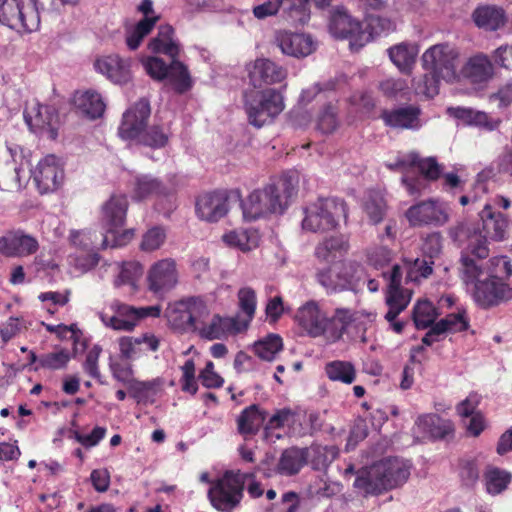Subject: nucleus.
Wrapping results in <instances>:
<instances>
[{
    "label": "nucleus",
    "mask_w": 512,
    "mask_h": 512,
    "mask_svg": "<svg viewBox=\"0 0 512 512\" xmlns=\"http://www.w3.org/2000/svg\"><path fill=\"white\" fill-rule=\"evenodd\" d=\"M363 208L370 222L372 224H378L386 215L387 203L382 194L377 191H370Z\"/></svg>",
    "instance_id": "46"
},
{
    "label": "nucleus",
    "mask_w": 512,
    "mask_h": 512,
    "mask_svg": "<svg viewBox=\"0 0 512 512\" xmlns=\"http://www.w3.org/2000/svg\"><path fill=\"white\" fill-rule=\"evenodd\" d=\"M385 302L388 306V311L384 318L386 321H390L397 318L407 308L410 298L405 295L403 289H387Z\"/></svg>",
    "instance_id": "48"
},
{
    "label": "nucleus",
    "mask_w": 512,
    "mask_h": 512,
    "mask_svg": "<svg viewBox=\"0 0 512 512\" xmlns=\"http://www.w3.org/2000/svg\"><path fill=\"white\" fill-rule=\"evenodd\" d=\"M296 413L290 408H282L275 411L269 418L267 417L264 425V438L269 439L272 432L277 429L290 427L295 424Z\"/></svg>",
    "instance_id": "47"
},
{
    "label": "nucleus",
    "mask_w": 512,
    "mask_h": 512,
    "mask_svg": "<svg viewBox=\"0 0 512 512\" xmlns=\"http://www.w3.org/2000/svg\"><path fill=\"white\" fill-rule=\"evenodd\" d=\"M472 19L477 27L486 31H496L506 23L505 11L491 5L477 7L472 13Z\"/></svg>",
    "instance_id": "31"
},
{
    "label": "nucleus",
    "mask_w": 512,
    "mask_h": 512,
    "mask_svg": "<svg viewBox=\"0 0 512 512\" xmlns=\"http://www.w3.org/2000/svg\"><path fill=\"white\" fill-rule=\"evenodd\" d=\"M276 40L281 51L296 58L306 57L316 49V43L310 35L280 31Z\"/></svg>",
    "instance_id": "22"
},
{
    "label": "nucleus",
    "mask_w": 512,
    "mask_h": 512,
    "mask_svg": "<svg viewBox=\"0 0 512 512\" xmlns=\"http://www.w3.org/2000/svg\"><path fill=\"white\" fill-rule=\"evenodd\" d=\"M137 139H139L140 143L146 146L162 148L167 144L169 135L162 126L152 125L148 129L144 130Z\"/></svg>",
    "instance_id": "54"
},
{
    "label": "nucleus",
    "mask_w": 512,
    "mask_h": 512,
    "mask_svg": "<svg viewBox=\"0 0 512 512\" xmlns=\"http://www.w3.org/2000/svg\"><path fill=\"white\" fill-rule=\"evenodd\" d=\"M189 302L186 299L169 304L166 309V317L169 324L181 331H186L192 328L191 314L188 311Z\"/></svg>",
    "instance_id": "42"
},
{
    "label": "nucleus",
    "mask_w": 512,
    "mask_h": 512,
    "mask_svg": "<svg viewBox=\"0 0 512 512\" xmlns=\"http://www.w3.org/2000/svg\"><path fill=\"white\" fill-rule=\"evenodd\" d=\"M379 89L389 99H407L409 87L407 81L401 78H388L380 82Z\"/></svg>",
    "instance_id": "51"
},
{
    "label": "nucleus",
    "mask_w": 512,
    "mask_h": 512,
    "mask_svg": "<svg viewBox=\"0 0 512 512\" xmlns=\"http://www.w3.org/2000/svg\"><path fill=\"white\" fill-rule=\"evenodd\" d=\"M297 191V176L285 172L271 179L262 189L251 192L246 200L240 201L243 217L246 220H256L271 214H283Z\"/></svg>",
    "instance_id": "1"
},
{
    "label": "nucleus",
    "mask_w": 512,
    "mask_h": 512,
    "mask_svg": "<svg viewBox=\"0 0 512 512\" xmlns=\"http://www.w3.org/2000/svg\"><path fill=\"white\" fill-rule=\"evenodd\" d=\"M417 425L420 431L432 440H447L454 437V424L437 414H426L418 417Z\"/></svg>",
    "instance_id": "25"
},
{
    "label": "nucleus",
    "mask_w": 512,
    "mask_h": 512,
    "mask_svg": "<svg viewBox=\"0 0 512 512\" xmlns=\"http://www.w3.org/2000/svg\"><path fill=\"white\" fill-rule=\"evenodd\" d=\"M29 179V174L22 167L16 166L14 162L0 166V189H20L23 182Z\"/></svg>",
    "instance_id": "43"
},
{
    "label": "nucleus",
    "mask_w": 512,
    "mask_h": 512,
    "mask_svg": "<svg viewBox=\"0 0 512 512\" xmlns=\"http://www.w3.org/2000/svg\"><path fill=\"white\" fill-rule=\"evenodd\" d=\"M356 319V311L343 307L336 308L333 315L328 317L314 300L299 307L295 316L296 322L308 336L322 337L329 344L341 340Z\"/></svg>",
    "instance_id": "2"
},
{
    "label": "nucleus",
    "mask_w": 512,
    "mask_h": 512,
    "mask_svg": "<svg viewBox=\"0 0 512 512\" xmlns=\"http://www.w3.org/2000/svg\"><path fill=\"white\" fill-rule=\"evenodd\" d=\"M464 78L473 84H481L494 75V67L490 58L484 53L471 56L461 69Z\"/></svg>",
    "instance_id": "26"
},
{
    "label": "nucleus",
    "mask_w": 512,
    "mask_h": 512,
    "mask_svg": "<svg viewBox=\"0 0 512 512\" xmlns=\"http://www.w3.org/2000/svg\"><path fill=\"white\" fill-rule=\"evenodd\" d=\"M308 0H284L283 17L292 26L305 25L310 19Z\"/></svg>",
    "instance_id": "41"
},
{
    "label": "nucleus",
    "mask_w": 512,
    "mask_h": 512,
    "mask_svg": "<svg viewBox=\"0 0 512 512\" xmlns=\"http://www.w3.org/2000/svg\"><path fill=\"white\" fill-rule=\"evenodd\" d=\"M149 290L158 296H163L178 283L176 262L171 258L159 260L153 264L147 275Z\"/></svg>",
    "instance_id": "17"
},
{
    "label": "nucleus",
    "mask_w": 512,
    "mask_h": 512,
    "mask_svg": "<svg viewBox=\"0 0 512 512\" xmlns=\"http://www.w3.org/2000/svg\"><path fill=\"white\" fill-rule=\"evenodd\" d=\"M448 114L469 126H477L487 131L496 130L500 123V119L491 118L486 112L474 110L466 107H450Z\"/></svg>",
    "instance_id": "29"
},
{
    "label": "nucleus",
    "mask_w": 512,
    "mask_h": 512,
    "mask_svg": "<svg viewBox=\"0 0 512 512\" xmlns=\"http://www.w3.org/2000/svg\"><path fill=\"white\" fill-rule=\"evenodd\" d=\"M479 216L484 232V235L478 234L479 236L485 238L486 241L487 238L495 241H501L505 238L509 227V220L505 214L496 211L490 204H486Z\"/></svg>",
    "instance_id": "24"
},
{
    "label": "nucleus",
    "mask_w": 512,
    "mask_h": 512,
    "mask_svg": "<svg viewBox=\"0 0 512 512\" xmlns=\"http://www.w3.org/2000/svg\"><path fill=\"white\" fill-rule=\"evenodd\" d=\"M165 232L162 228L154 227L148 230L142 239L141 248L144 251H154L161 247L165 240Z\"/></svg>",
    "instance_id": "63"
},
{
    "label": "nucleus",
    "mask_w": 512,
    "mask_h": 512,
    "mask_svg": "<svg viewBox=\"0 0 512 512\" xmlns=\"http://www.w3.org/2000/svg\"><path fill=\"white\" fill-rule=\"evenodd\" d=\"M409 475V467L404 461L390 457L359 470L353 485L365 496H376L404 484Z\"/></svg>",
    "instance_id": "3"
},
{
    "label": "nucleus",
    "mask_w": 512,
    "mask_h": 512,
    "mask_svg": "<svg viewBox=\"0 0 512 512\" xmlns=\"http://www.w3.org/2000/svg\"><path fill=\"white\" fill-rule=\"evenodd\" d=\"M244 107L249 123L261 128L284 110L283 96L272 88L252 90L244 94Z\"/></svg>",
    "instance_id": "5"
},
{
    "label": "nucleus",
    "mask_w": 512,
    "mask_h": 512,
    "mask_svg": "<svg viewBox=\"0 0 512 512\" xmlns=\"http://www.w3.org/2000/svg\"><path fill=\"white\" fill-rule=\"evenodd\" d=\"M348 248V241L343 236H332L316 246L315 256L320 261L333 262L338 255L346 253Z\"/></svg>",
    "instance_id": "38"
},
{
    "label": "nucleus",
    "mask_w": 512,
    "mask_h": 512,
    "mask_svg": "<svg viewBox=\"0 0 512 512\" xmlns=\"http://www.w3.org/2000/svg\"><path fill=\"white\" fill-rule=\"evenodd\" d=\"M142 274V266L136 262H127L121 266L120 272L114 281L116 287L128 286L130 292L137 288V282Z\"/></svg>",
    "instance_id": "50"
},
{
    "label": "nucleus",
    "mask_w": 512,
    "mask_h": 512,
    "mask_svg": "<svg viewBox=\"0 0 512 512\" xmlns=\"http://www.w3.org/2000/svg\"><path fill=\"white\" fill-rule=\"evenodd\" d=\"M75 106L80 112L91 119L101 117L105 104L99 93L95 91L78 92L74 96Z\"/></svg>",
    "instance_id": "35"
},
{
    "label": "nucleus",
    "mask_w": 512,
    "mask_h": 512,
    "mask_svg": "<svg viewBox=\"0 0 512 512\" xmlns=\"http://www.w3.org/2000/svg\"><path fill=\"white\" fill-rule=\"evenodd\" d=\"M198 217L207 222H217L224 216V195L221 192L207 193L196 201Z\"/></svg>",
    "instance_id": "30"
},
{
    "label": "nucleus",
    "mask_w": 512,
    "mask_h": 512,
    "mask_svg": "<svg viewBox=\"0 0 512 512\" xmlns=\"http://www.w3.org/2000/svg\"><path fill=\"white\" fill-rule=\"evenodd\" d=\"M150 114L149 101L141 98L123 114L119 126L120 137L125 140L137 139L146 128Z\"/></svg>",
    "instance_id": "19"
},
{
    "label": "nucleus",
    "mask_w": 512,
    "mask_h": 512,
    "mask_svg": "<svg viewBox=\"0 0 512 512\" xmlns=\"http://www.w3.org/2000/svg\"><path fill=\"white\" fill-rule=\"evenodd\" d=\"M302 228L311 232L335 229L339 220L347 219L348 209L344 200L334 197L319 198L304 209Z\"/></svg>",
    "instance_id": "4"
},
{
    "label": "nucleus",
    "mask_w": 512,
    "mask_h": 512,
    "mask_svg": "<svg viewBox=\"0 0 512 512\" xmlns=\"http://www.w3.org/2000/svg\"><path fill=\"white\" fill-rule=\"evenodd\" d=\"M143 65L151 78L158 81L167 79L178 93H184L192 87V80L187 67L176 58H172L171 63L167 65L159 57H148Z\"/></svg>",
    "instance_id": "9"
},
{
    "label": "nucleus",
    "mask_w": 512,
    "mask_h": 512,
    "mask_svg": "<svg viewBox=\"0 0 512 512\" xmlns=\"http://www.w3.org/2000/svg\"><path fill=\"white\" fill-rule=\"evenodd\" d=\"M415 162L414 167L418 168L424 179L436 181L441 177L443 167L437 162L435 157L420 158L416 153Z\"/></svg>",
    "instance_id": "56"
},
{
    "label": "nucleus",
    "mask_w": 512,
    "mask_h": 512,
    "mask_svg": "<svg viewBox=\"0 0 512 512\" xmlns=\"http://www.w3.org/2000/svg\"><path fill=\"white\" fill-rule=\"evenodd\" d=\"M252 320L239 312L235 316L226 317V334L238 335L245 333L249 329Z\"/></svg>",
    "instance_id": "64"
},
{
    "label": "nucleus",
    "mask_w": 512,
    "mask_h": 512,
    "mask_svg": "<svg viewBox=\"0 0 512 512\" xmlns=\"http://www.w3.org/2000/svg\"><path fill=\"white\" fill-rule=\"evenodd\" d=\"M329 31L335 38L349 39L353 50H359L369 42V35L362 29L361 23L339 8L331 15Z\"/></svg>",
    "instance_id": "15"
},
{
    "label": "nucleus",
    "mask_w": 512,
    "mask_h": 512,
    "mask_svg": "<svg viewBox=\"0 0 512 512\" xmlns=\"http://www.w3.org/2000/svg\"><path fill=\"white\" fill-rule=\"evenodd\" d=\"M387 51L390 60L401 72L411 71L418 54L416 45L403 42L390 47Z\"/></svg>",
    "instance_id": "34"
},
{
    "label": "nucleus",
    "mask_w": 512,
    "mask_h": 512,
    "mask_svg": "<svg viewBox=\"0 0 512 512\" xmlns=\"http://www.w3.org/2000/svg\"><path fill=\"white\" fill-rule=\"evenodd\" d=\"M239 313L254 319L257 308V296L251 287H242L237 293Z\"/></svg>",
    "instance_id": "55"
},
{
    "label": "nucleus",
    "mask_w": 512,
    "mask_h": 512,
    "mask_svg": "<svg viewBox=\"0 0 512 512\" xmlns=\"http://www.w3.org/2000/svg\"><path fill=\"white\" fill-rule=\"evenodd\" d=\"M316 280L327 294L348 290L351 284L350 277L343 272L341 264H334L318 270Z\"/></svg>",
    "instance_id": "28"
},
{
    "label": "nucleus",
    "mask_w": 512,
    "mask_h": 512,
    "mask_svg": "<svg viewBox=\"0 0 512 512\" xmlns=\"http://www.w3.org/2000/svg\"><path fill=\"white\" fill-rule=\"evenodd\" d=\"M405 217L412 227H440L449 221V207L436 199L423 200L410 206Z\"/></svg>",
    "instance_id": "13"
},
{
    "label": "nucleus",
    "mask_w": 512,
    "mask_h": 512,
    "mask_svg": "<svg viewBox=\"0 0 512 512\" xmlns=\"http://www.w3.org/2000/svg\"><path fill=\"white\" fill-rule=\"evenodd\" d=\"M339 126L338 107L336 103L328 102L319 110L316 118V128L323 134H331Z\"/></svg>",
    "instance_id": "45"
},
{
    "label": "nucleus",
    "mask_w": 512,
    "mask_h": 512,
    "mask_svg": "<svg viewBox=\"0 0 512 512\" xmlns=\"http://www.w3.org/2000/svg\"><path fill=\"white\" fill-rule=\"evenodd\" d=\"M94 67L115 84H125L131 79L130 60L118 55H107L98 58Z\"/></svg>",
    "instance_id": "23"
},
{
    "label": "nucleus",
    "mask_w": 512,
    "mask_h": 512,
    "mask_svg": "<svg viewBox=\"0 0 512 512\" xmlns=\"http://www.w3.org/2000/svg\"><path fill=\"white\" fill-rule=\"evenodd\" d=\"M153 19H141L134 27L126 32V44L130 50H136L144 37L153 29Z\"/></svg>",
    "instance_id": "52"
},
{
    "label": "nucleus",
    "mask_w": 512,
    "mask_h": 512,
    "mask_svg": "<svg viewBox=\"0 0 512 512\" xmlns=\"http://www.w3.org/2000/svg\"><path fill=\"white\" fill-rule=\"evenodd\" d=\"M24 119L33 132L46 134L52 140L57 138L59 115L54 107L32 101L24 110Z\"/></svg>",
    "instance_id": "16"
},
{
    "label": "nucleus",
    "mask_w": 512,
    "mask_h": 512,
    "mask_svg": "<svg viewBox=\"0 0 512 512\" xmlns=\"http://www.w3.org/2000/svg\"><path fill=\"white\" fill-rule=\"evenodd\" d=\"M421 109L417 105L400 106L384 109L380 114L383 123L399 130H415L421 126Z\"/></svg>",
    "instance_id": "20"
},
{
    "label": "nucleus",
    "mask_w": 512,
    "mask_h": 512,
    "mask_svg": "<svg viewBox=\"0 0 512 512\" xmlns=\"http://www.w3.org/2000/svg\"><path fill=\"white\" fill-rule=\"evenodd\" d=\"M110 309L113 315L109 316L104 312L99 314L101 321L107 327L119 331H131L140 319L146 317H159L161 307L159 305L135 308L133 306L114 300Z\"/></svg>",
    "instance_id": "7"
},
{
    "label": "nucleus",
    "mask_w": 512,
    "mask_h": 512,
    "mask_svg": "<svg viewBox=\"0 0 512 512\" xmlns=\"http://www.w3.org/2000/svg\"><path fill=\"white\" fill-rule=\"evenodd\" d=\"M127 209L128 200L124 194L112 195L102 206V224L106 230L101 243L102 248L121 245L116 234L124 226Z\"/></svg>",
    "instance_id": "11"
},
{
    "label": "nucleus",
    "mask_w": 512,
    "mask_h": 512,
    "mask_svg": "<svg viewBox=\"0 0 512 512\" xmlns=\"http://www.w3.org/2000/svg\"><path fill=\"white\" fill-rule=\"evenodd\" d=\"M268 412L258 405L246 407L238 417V430L241 434L255 435L261 427L264 428Z\"/></svg>",
    "instance_id": "32"
},
{
    "label": "nucleus",
    "mask_w": 512,
    "mask_h": 512,
    "mask_svg": "<svg viewBox=\"0 0 512 512\" xmlns=\"http://www.w3.org/2000/svg\"><path fill=\"white\" fill-rule=\"evenodd\" d=\"M481 400L482 396L477 392L469 393V395L456 406L457 414L462 418H468L469 416L478 413L479 411H477V408L480 405Z\"/></svg>",
    "instance_id": "62"
},
{
    "label": "nucleus",
    "mask_w": 512,
    "mask_h": 512,
    "mask_svg": "<svg viewBox=\"0 0 512 512\" xmlns=\"http://www.w3.org/2000/svg\"><path fill=\"white\" fill-rule=\"evenodd\" d=\"M13 232V244L15 247V256H25L33 254L38 249L37 240L27 234H24L22 231H12Z\"/></svg>",
    "instance_id": "57"
},
{
    "label": "nucleus",
    "mask_w": 512,
    "mask_h": 512,
    "mask_svg": "<svg viewBox=\"0 0 512 512\" xmlns=\"http://www.w3.org/2000/svg\"><path fill=\"white\" fill-rule=\"evenodd\" d=\"M458 50L448 44L440 43L428 48L422 55L423 66L431 70L437 79L453 82L457 78L456 67Z\"/></svg>",
    "instance_id": "8"
},
{
    "label": "nucleus",
    "mask_w": 512,
    "mask_h": 512,
    "mask_svg": "<svg viewBox=\"0 0 512 512\" xmlns=\"http://www.w3.org/2000/svg\"><path fill=\"white\" fill-rule=\"evenodd\" d=\"M472 299L482 309H491L512 300V286L502 277L489 275L475 281Z\"/></svg>",
    "instance_id": "10"
},
{
    "label": "nucleus",
    "mask_w": 512,
    "mask_h": 512,
    "mask_svg": "<svg viewBox=\"0 0 512 512\" xmlns=\"http://www.w3.org/2000/svg\"><path fill=\"white\" fill-rule=\"evenodd\" d=\"M326 376L334 382L352 384L356 380V368L350 361L333 360L325 364Z\"/></svg>",
    "instance_id": "40"
},
{
    "label": "nucleus",
    "mask_w": 512,
    "mask_h": 512,
    "mask_svg": "<svg viewBox=\"0 0 512 512\" xmlns=\"http://www.w3.org/2000/svg\"><path fill=\"white\" fill-rule=\"evenodd\" d=\"M483 480L487 493L498 495L508 488L512 481V473L494 465H487Z\"/></svg>",
    "instance_id": "37"
},
{
    "label": "nucleus",
    "mask_w": 512,
    "mask_h": 512,
    "mask_svg": "<svg viewBox=\"0 0 512 512\" xmlns=\"http://www.w3.org/2000/svg\"><path fill=\"white\" fill-rule=\"evenodd\" d=\"M246 484L247 493L251 498H259L263 495L264 489L261 483L255 480L254 473L226 470V512H231L240 504Z\"/></svg>",
    "instance_id": "14"
},
{
    "label": "nucleus",
    "mask_w": 512,
    "mask_h": 512,
    "mask_svg": "<svg viewBox=\"0 0 512 512\" xmlns=\"http://www.w3.org/2000/svg\"><path fill=\"white\" fill-rule=\"evenodd\" d=\"M167 187L157 178L151 175H139L135 178L133 198L143 200L150 197L166 196Z\"/></svg>",
    "instance_id": "33"
},
{
    "label": "nucleus",
    "mask_w": 512,
    "mask_h": 512,
    "mask_svg": "<svg viewBox=\"0 0 512 512\" xmlns=\"http://www.w3.org/2000/svg\"><path fill=\"white\" fill-rule=\"evenodd\" d=\"M174 30L170 25H161L156 37L149 42V49L154 53H163L171 58L179 54V45L173 39Z\"/></svg>",
    "instance_id": "36"
},
{
    "label": "nucleus",
    "mask_w": 512,
    "mask_h": 512,
    "mask_svg": "<svg viewBox=\"0 0 512 512\" xmlns=\"http://www.w3.org/2000/svg\"><path fill=\"white\" fill-rule=\"evenodd\" d=\"M286 77V69L267 58L256 59L249 71L250 82L255 88L280 83Z\"/></svg>",
    "instance_id": "21"
},
{
    "label": "nucleus",
    "mask_w": 512,
    "mask_h": 512,
    "mask_svg": "<svg viewBox=\"0 0 512 512\" xmlns=\"http://www.w3.org/2000/svg\"><path fill=\"white\" fill-rule=\"evenodd\" d=\"M442 250V237L440 233L433 232L428 234L422 241L421 252L422 256L434 261Z\"/></svg>",
    "instance_id": "59"
},
{
    "label": "nucleus",
    "mask_w": 512,
    "mask_h": 512,
    "mask_svg": "<svg viewBox=\"0 0 512 512\" xmlns=\"http://www.w3.org/2000/svg\"><path fill=\"white\" fill-rule=\"evenodd\" d=\"M0 23L19 32H33L40 26L37 0H4L0 3Z\"/></svg>",
    "instance_id": "6"
},
{
    "label": "nucleus",
    "mask_w": 512,
    "mask_h": 512,
    "mask_svg": "<svg viewBox=\"0 0 512 512\" xmlns=\"http://www.w3.org/2000/svg\"><path fill=\"white\" fill-rule=\"evenodd\" d=\"M260 234L256 229H238L226 233V244L242 252H249L259 246Z\"/></svg>",
    "instance_id": "39"
},
{
    "label": "nucleus",
    "mask_w": 512,
    "mask_h": 512,
    "mask_svg": "<svg viewBox=\"0 0 512 512\" xmlns=\"http://www.w3.org/2000/svg\"><path fill=\"white\" fill-rule=\"evenodd\" d=\"M433 266L434 261L429 258H416L410 267L407 277L413 281H418L419 278H427L432 274Z\"/></svg>",
    "instance_id": "60"
},
{
    "label": "nucleus",
    "mask_w": 512,
    "mask_h": 512,
    "mask_svg": "<svg viewBox=\"0 0 512 512\" xmlns=\"http://www.w3.org/2000/svg\"><path fill=\"white\" fill-rule=\"evenodd\" d=\"M459 476L466 487H474L479 480V469L475 461L465 460L461 462Z\"/></svg>",
    "instance_id": "61"
},
{
    "label": "nucleus",
    "mask_w": 512,
    "mask_h": 512,
    "mask_svg": "<svg viewBox=\"0 0 512 512\" xmlns=\"http://www.w3.org/2000/svg\"><path fill=\"white\" fill-rule=\"evenodd\" d=\"M309 457L308 448L292 446L282 451L275 471L283 476H293L307 464Z\"/></svg>",
    "instance_id": "27"
},
{
    "label": "nucleus",
    "mask_w": 512,
    "mask_h": 512,
    "mask_svg": "<svg viewBox=\"0 0 512 512\" xmlns=\"http://www.w3.org/2000/svg\"><path fill=\"white\" fill-rule=\"evenodd\" d=\"M27 173L32 174L41 193L56 190L64 178L63 165L54 155L45 156L33 171L29 170Z\"/></svg>",
    "instance_id": "18"
},
{
    "label": "nucleus",
    "mask_w": 512,
    "mask_h": 512,
    "mask_svg": "<svg viewBox=\"0 0 512 512\" xmlns=\"http://www.w3.org/2000/svg\"><path fill=\"white\" fill-rule=\"evenodd\" d=\"M489 256V248L485 238L479 235H472L469 238L468 245L462 250L459 259V272L462 280L466 284H475L480 280L483 273L481 261Z\"/></svg>",
    "instance_id": "12"
},
{
    "label": "nucleus",
    "mask_w": 512,
    "mask_h": 512,
    "mask_svg": "<svg viewBox=\"0 0 512 512\" xmlns=\"http://www.w3.org/2000/svg\"><path fill=\"white\" fill-rule=\"evenodd\" d=\"M153 19H141L134 27L126 32V44L130 50H136L144 37L153 29Z\"/></svg>",
    "instance_id": "53"
},
{
    "label": "nucleus",
    "mask_w": 512,
    "mask_h": 512,
    "mask_svg": "<svg viewBox=\"0 0 512 512\" xmlns=\"http://www.w3.org/2000/svg\"><path fill=\"white\" fill-rule=\"evenodd\" d=\"M70 359L69 352L65 349L50 352L39 357V366L50 370L64 368Z\"/></svg>",
    "instance_id": "58"
},
{
    "label": "nucleus",
    "mask_w": 512,
    "mask_h": 512,
    "mask_svg": "<svg viewBox=\"0 0 512 512\" xmlns=\"http://www.w3.org/2000/svg\"><path fill=\"white\" fill-rule=\"evenodd\" d=\"M437 317L436 308L428 300H419L413 308L412 318L417 329L428 328Z\"/></svg>",
    "instance_id": "49"
},
{
    "label": "nucleus",
    "mask_w": 512,
    "mask_h": 512,
    "mask_svg": "<svg viewBox=\"0 0 512 512\" xmlns=\"http://www.w3.org/2000/svg\"><path fill=\"white\" fill-rule=\"evenodd\" d=\"M283 349L282 338L277 334H269L263 339L256 341L253 345V352L261 360L272 361Z\"/></svg>",
    "instance_id": "44"
}]
</instances>
